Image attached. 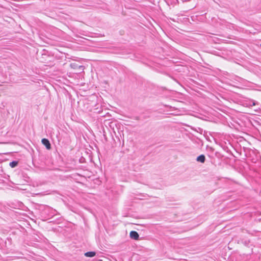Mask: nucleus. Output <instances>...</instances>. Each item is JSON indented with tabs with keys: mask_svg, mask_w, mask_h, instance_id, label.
I'll return each instance as SVG.
<instances>
[{
	"mask_svg": "<svg viewBox=\"0 0 261 261\" xmlns=\"http://www.w3.org/2000/svg\"><path fill=\"white\" fill-rule=\"evenodd\" d=\"M42 143L46 147L47 149H50L51 148V145L47 139L43 138L41 140Z\"/></svg>",
	"mask_w": 261,
	"mask_h": 261,
	"instance_id": "obj_1",
	"label": "nucleus"
},
{
	"mask_svg": "<svg viewBox=\"0 0 261 261\" xmlns=\"http://www.w3.org/2000/svg\"><path fill=\"white\" fill-rule=\"evenodd\" d=\"M130 237L134 240H138L139 237L138 233L136 231H131L129 234Z\"/></svg>",
	"mask_w": 261,
	"mask_h": 261,
	"instance_id": "obj_2",
	"label": "nucleus"
},
{
	"mask_svg": "<svg viewBox=\"0 0 261 261\" xmlns=\"http://www.w3.org/2000/svg\"><path fill=\"white\" fill-rule=\"evenodd\" d=\"M205 160V157L204 155H203V154H201V155H199L196 159V161L197 162H200L201 163H204Z\"/></svg>",
	"mask_w": 261,
	"mask_h": 261,
	"instance_id": "obj_3",
	"label": "nucleus"
},
{
	"mask_svg": "<svg viewBox=\"0 0 261 261\" xmlns=\"http://www.w3.org/2000/svg\"><path fill=\"white\" fill-rule=\"evenodd\" d=\"M96 255V253L94 251H89L85 253L86 257H92Z\"/></svg>",
	"mask_w": 261,
	"mask_h": 261,
	"instance_id": "obj_4",
	"label": "nucleus"
},
{
	"mask_svg": "<svg viewBox=\"0 0 261 261\" xmlns=\"http://www.w3.org/2000/svg\"><path fill=\"white\" fill-rule=\"evenodd\" d=\"M18 164V162L17 161H13L9 163V165L11 168H15Z\"/></svg>",
	"mask_w": 261,
	"mask_h": 261,
	"instance_id": "obj_5",
	"label": "nucleus"
},
{
	"mask_svg": "<svg viewBox=\"0 0 261 261\" xmlns=\"http://www.w3.org/2000/svg\"><path fill=\"white\" fill-rule=\"evenodd\" d=\"M71 66L74 68H75L77 66L75 64H71Z\"/></svg>",
	"mask_w": 261,
	"mask_h": 261,
	"instance_id": "obj_6",
	"label": "nucleus"
},
{
	"mask_svg": "<svg viewBox=\"0 0 261 261\" xmlns=\"http://www.w3.org/2000/svg\"><path fill=\"white\" fill-rule=\"evenodd\" d=\"M78 68L80 70H84V66H79Z\"/></svg>",
	"mask_w": 261,
	"mask_h": 261,
	"instance_id": "obj_7",
	"label": "nucleus"
},
{
	"mask_svg": "<svg viewBox=\"0 0 261 261\" xmlns=\"http://www.w3.org/2000/svg\"><path fill=\"white\" fill-rule=\"evenodd\" d=\"M255 103L254 102H253V106H254Z\"/></svg>",
	"mask_w": 261,
	"mask_h": 261,
	"instance_id": "obj_8",
	"label": "nucleus"
},
{
	"mask_svg": "<svg viewBox=\"0 0 261 261\" xmlns=\"http://www.w3.org/2000/svg\"><path fill=\"white\" fill-rule=\"evenodd\" d=\"M260 46H261V43H260Z\"/></svg>",
	"mask_w": 261,
	"mask_h": 261,
	"instance_id": "obj_9",
	"label": "nucleus"
}]
</instances>
